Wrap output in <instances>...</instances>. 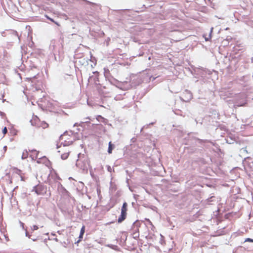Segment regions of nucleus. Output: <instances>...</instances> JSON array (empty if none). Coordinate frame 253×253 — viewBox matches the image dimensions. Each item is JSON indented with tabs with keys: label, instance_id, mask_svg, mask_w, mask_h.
<instances>
[{
	"label": "nucleus",
	"instance_id": "nucleus-1",
	"mask_svg": "<svg viewBox=\"0 0 253 253\" xmlns=\"http://www.w3.org/2000/svg\"><path fill=\"white\" fill-rule=\"evenodd\" d=\"M192 133L188 134V137L191 140L194 141V144L196 145L201 147V148H197L195 146H190L185 148L189 154H197L198 153H201L204 147L208 148L210 146L208 143L212 144V143L207 139H201L198 138L193 137L191 135Z\"/></svg>",
	"mask_w": 253,
	"mask_h": 253
},
{
	"label": "nucleus",
	"instance_id": "nucleus-2",
	"mask_svg": "<svg viewBox=\"0 0 253 253\" xmlns=\"http://www.w3.org/2000/svg\"><path fill=\"white\" fill-rule=\"evenodd\" d=\"M78 156V159L76 162L77 167L80 169L83 172L87 173L89 167V161L88 158L81 153H79Z\"/></svg>",
	"mask_w": 253,
	"mask_h": 253
},
{
	"label": "nucleus",
	"instance_id": "nucleus-3",
	"mask_svg": "<svg viewBox=\"0 0 253 253\" xmlns=\"http://www.w3.org/2000/svg\"><path fill=\"white\" fill-rule=\"evenodd\" d=\"M111 84L115 85L117 87L123 90H127L131 87L130 81L120 82L115 79L110 80Z\"/></svg>",
	"mask_w": 253,
	"mask_h": 253
},
{
	"label": "nucleus",
	"instance_id": "nucleus-4",
	"mask_svg": "<svg viewBox=\"0 0 253 253\" xmlns=\"http://www.w3.org/2000/svg\"><path fill=\"white\" fill-rule=\"evenodd\" d=\"M191 73L196 78H198L199 77H201L202 78H203L202 82L205 83L206 79L204 78L207 75V71H206V70L202 68H195L191 72ZM199 81H202V80H197L196 81V83H198Z\"/></svg>",
	"mask_w": 253,
	"mask_h": 253
},
{
	"label": "nucleus",
	"instance_id": "nucleus-5",
	"mask_svg": "<svg viewBox=\"0 0 253 253\" xmlns=\"http://www.w3.org/2000/svg\"><path fill=\"white\" fill-rule=\"evenodd\" d=\"M58 46H59L58 48L57 47V45L55 40L51 41L49 48L50 50L53 52L56 60H57L56 55L60 53L59 48H61L60 44H58Z\"/></svg>",
	"mask_w": 253,
	"mask_h": 253
},
{
	"label": "nucleus",
	"instance_id": "nucleus-6",
	"mask_svg": "<svg viewBox=\"0 0 253 253\" xmlns=\"http://www.w3.org/2000/svg\"><path fill=\"white\" fill-rule=\"evenodd\" d=\"M127 207V204L125 202L122 207L121 215L118 219V223H122L126 218Z\"/></svg>",
	"mask_w": 253,
	"mask_h": 253
},
{
	"label": "nucleus",
	"instance_id": "nucleus-7",
	"mask_svg": "<svg viewBox=\"0 0 253 253\" xmlns=\"http://www.w3.org/2000/svg\"><path fill=\"white\" fill-rule=\"evenodd\" d=\"M33 188L36 193L39 195H44L47 191L46 186L42 184L36 185Z\"/></svg>",
	"mask_w": 253,
	"mask_h": 253
},
{
	"label": "nucleus",
	"instance_id": "nucleus-8",
	"mask_svg": "<svg viewBox=\"0 0 253 253\" xmlns=\"http://www.w3.org/2000/svg\"><path fill=\"white\" fill-rule=\"evenodd\" d=\"M130 83L131 87H135L142 83V81L139 76L132 75L130 77Z\"/></svg>",
	"mask_w": 253,
	"mask_h": 253
},
{
	"label": "nucleus",
	"instance_id": "nucleus-9",
	"mask_svg": "<svg viewBox=\"0 0 253 253\" xmlns=\"http://www.w3.org/2000/svg\"><path fill=\"white\" fill-rule=\"evenodd\" d=\"M192 97L193 96L192 93L190 91L186 89L184 92H183L182 96L180 97V98L184 102H188L192 99Z\"/></svg>",
	"mask_w": 253,
	"mask_h": 253
},
{
	"label": "nucleus",
	"instance_id": "nucleus-10",
	"mask_svg": "<svg viewBox=\"0 0 253 253\" xmlns=\"http://www.w3.org/2000/svg\"><path fill=\"white\" fill-rule=\"evenodd\" d=\"M27 211L29 215H31L33 211L35 209V206L33 200L31 198H28L27 202Z\"/></svg>",
	"mask_w": 253,
	"mask_h": 253
},
{
	"label": "nucleus",
	"instance_id": "nucleus-11",
	"mask_svg": "<svg viewBox=\"0 0 253 253\" xmlns=\"http://www.w3.org/2000/svg\"><path fill=\"white\" fill-rule=\"evenodd\" d=\"M57 189L60 193L64 196H68V191L62 186L61 183L58 182L57 184Z\"/></svg>",
	"mask_w": 253,
	"mask_h": 253
},
{
	"label": "nucleus",
	"instance_id": "nucleus-12",
	"mask_svg": "<svg viewBox=\"0 0 253 253\" xmlns=\"http://www.w3.org/2000/svg\"><path fill=\"white\" fill-rule=\"evenodd\" d=\"M117 189L116 184L112 181L110 182V191L112 193L115 192Z\"/></svg>",
	"mask_w": 253,
	"mask_h": 253
},
{
	"label": "nucleus",
	"instance_id": "nucleus-13",
	"mask_svg": "<svg viewBox=\"0 0 253 253\" xmlns=\"http://www.w3.org/2000/svg\"><path fill=\"white\" fill-rule=\"evenodd\" d=\"M114 148V145L111 143V142H110L109 143V146L108 148V153L109 154H111L112 152V150Z\"/></svg>",
	"mask_w": 253,
	"mask_h": 253
},
{
	"label": "nucleus",
	"instance_id": "nucleus-14",
	"mask_svg": "<svg viewBox=\"0 0 253 253\" xmlns=\"http://www.w3.org/2000/svg\"><path fill=\"white\" fill-rule=\"evenodd\" d=\"M84 232H85V226H83L80 230V235H79V238L83 239V235H84Z\"/></svg>",
	"mask_w": 253,
	"mask_h": 253
},
{
	"label": "nucleus",
	"instance_id": "nucleus-15",
	"mask_svg": "<svg viewBox=\"0 0 253 253\" xmlns=\"http://www.w3.org/2000/svg\"><path fill=\"white\" fill-rule=\"evenodd\" d=\"M73 143V141H66L64 140V142H61V144L63 145L64 146H69L72 144Z\"/></svg>",
	"mask_w": 253,
	"mask_h": 253
},
{
	"label": "nucleus",
	"instance_id": "nucleus-16",
	"mask_svg": "<svg viewBox=\"0 0 253 253\" xmlns=\"http://www.w3.org/2000/svg\"><path fill=\"white\" fill-rule=\"evenodd\" d=\"M212 30H213V28H211V31H210V33L208 36V37H206L205 35L204 36V37H205V41H210V40L211 39V33L212 32Z\"/></svg>",
	"mask_w": 253,
	"mask_h": 253
},
{
	"label": "nucleus",
	"instance_id": "nucleus-17",
	"mask_svg": "<svg viewBox=\"0 0 253 253\" xmlns=\"http://www.w3.org/2000/svg\"><path fill=\"white\" fill-rule=\"evenodd\" d=\"M38 75V74H37L36 76H34L32 77L28 78L27 79L29 80H31L32 83H33V84H36V79L37 78V76ZM33 85H34V84H33Z\"/></svg>",
	"mask_w": 253,
	"mask_h": 253
},
{
	"label": "nucleus",
	"instance_id": "nucleus-18",
	"mask_svg": "<svg viewBox=\"0 0 253 253\" xmlns=\"http://www.w3.org/2000/svg\"><path fill=\"white\" fill-rule=\"evenodd\" d=\"M28 156V151L25 150L23 152V154H22V157H21V158L22 159H26Z\"/></svg>",
	"mask_w": 253,
	"mask_h": 253
},
{
	"label": "nucleus",
	"instance_id": "nucleus-19",
	"mask_svg": "<svg viewBox=\"0 0 253 253\" xmlns=\"http://www.w3.org/2000/svg\"><path fill=\"white\" fill-rule=\"evenodd\" d=\"M69 153H65L61 155V158L62 160H66L68 158L69 156Z\"/></svg>",
	"mask_w": 253,
	"mask_h": 253
},
{
	"label": "nucleus",
	"instance_id": "nucleus-20",
	"mask_svg": "<svg viewBox=\"0 0 253 253\" xmlns=\"http://www.w3.org/2000/svg\"><path fill=\"white\" fill-rule=\"evenodd\" d=\"M11 34H12L13 36L15 37L16 38H18V40H19V41H20V37H19V35H18V33H17L16 31H12L11 32Z\"/></svg>",
	"mask_w": 253,
	"mask_h": 253
},
{
	"label": "nucleus",
	"instance_id": "nucleus-21",
	"mask_svg": "<svg viewBox=\"0 0 253 253\" xmlns=\"http://www.w3.org/2000/svg\"><path fill=\"white\" fill-rule=\"evenodd\" d=\"M29 151L31 152L32 153H35V158L36 159L38 158V155H39V151H36L35 149H33V150H29Z\"/></svg>",
	"mask_w": 253,
	"mask_h": 253
},
{
	"label": "nucleus",
	"instance_id": "nucleus-22",
	"mask_svg": "<svg viewBox=\"0 0 253 253\" xmlns=\"http://www.w3.org/2000/svg\"><path fill=\"white\" fill-rule=\"evenodd\" d=\"M116 100H121L123 99V97L122 94H118L115 97Z\"/></svg>",
	"mask_w": 253,
	"mask_h": 253
},
{
	"label": "nucleus",
	"instance_id": "nucleus-23",
	"mask_svg": "<svg viewBox=\"0 0 253 253\" xmlns=\"http://www.w3.org/2000/svg\"><path fill=\"white\" fill-rule=\"evenodd\" d=\"M153 124H154V123H150V124H148V125H145V126H143L141 128L140 131H141V132H142V131L144 129H145V128H148L150 125H153Z\"/></svg>",
	"mask_w": 253,
	"mask_h": 253
},
{
	"label": "nucleus",
	"instance_id": "nucleus-24",
	"mask_svg": "<svg viewBox=\"0 0 253 253\" xmlns=\"http://www.w3.org/2000/svg\"><path fill=\"white\" fill-rule=\"evenodd\" d=\"M88 121H86L85 122H81V124L79 125V126H83V125H84V123H88ZM79 125L78 123H75L74 125V127H75V126H78Z\"/></svg>",
	"mask_w": 253,
	"mask_h": 253
},
{
	"label": "nucleus",
	"instance_id": "nucleus-25",
	"mask_svg": "<svg viewBox=\"0 0 253 253\" xmlns=\"http://www.w3.org/2000/svg\"><path fill=\"white\" fill-rule=\"evenodd\" d=\"M76 129L77 131H75V130H71L70 132L71 133V134L74 133L78 134V132L80 131V128H77Z\"/></svg>",
	"mask_w": 253,
	"mask_h": 253
},
{
	"label": "nucleus",
	"instance_id": "nucleus-26",
	"mask_svg": "<svg viewBox=\"0 0 253 253\" xmlns=\"http://www.w3.org/2000/svg\"><path fill=\"white\" fill-rule=\"evenodd\" d=\"M39 229V227L37 225H33L32 227H31V229L32 231H35V230H37Z\"/></svg>",
	"mask_w": 253,
	"mask_h": 253
},
{
	"label": "nucleus",
	"instance_id": "nucleus-27",
	"mask_svg": "<svg viewBox=\"0 0 253 253\" xmlns=\"http://www.w3.org/2000/svg\"><path fill=\"white\" fill-rule=\"evenodd\" d=\"M2 133L4 135H5L7 132V128L6 127H4L3 129H2Z\"/></svg>",
	"mask_w": 253,
	"mask_h": 253
},
{
	"label": "nucleus",
	"instance_id": "nucleus-28",
	"mask_svg": "<svg viewBox=\"0 0 253 253\" xmlns=\"http://www.w3.org/2000/svg\"><path fill=\"white\" fill-rule=\"evenodd\" d=\"M245 242H249L253 243V239L250 238H248L245 239Z\"/></svg>",
	"mask_w": 253,
	"mask_h": 253
},
{
	"label": "nucleus",
	"instance_id": "nucleus-29",
	"mask_svg": "<svg viewBox=\"0 0 253 253\" xmlns=\"http://www.w3.org/2000/svg\"><path fill=\"white\" fill-rule=\"evenodd\" d=\"M84 1H85L87 4H89L92 5H95L96 4L94 3L91 2L90 1H89L87 0H83Z\"/></svg>",
	"mask_w": 253,
	"mask_h": 253
},
{
	"label": "nucleus",
	"instance_id": "nucleus-30",
	"mask_svg": "<svg viewBox=\"0 0 253 253\" xmlns=\"http://www.w3.org/2000/svg\"><path fill=\"white\" fill-rule=\"evenodd\" d=\"M25 236L27 237H28L29 238H30L31 237V235H30V234L28 232L27 229H25Z\"/></svg>",
	"mask_w": 253,
	"mask_h": 253
},
{
	"label": "nucleus",
	"instance_id": "nucleus-31",
	"mask_svg": "<svg viewBox=\"0 0 253 253\" xmlns=\"http://www.w3.org/2000/svg\"><path fill=\"white\" fill-rule=\"evenodd\" d=\"M46 17H47V19H49V20H50L51 21H52V22H53L55 23L56 25H58V26L59 25L58 24V23H57V22H55L53 19H52V18H49V17L48 16H46Z\"/></svg>",
	"mask_w": 253,
	"mask_h": 253
},
{
	"label": "nucleus",
	"instance_id": "nucleus-32",
	"mask_svg": "<svg viewBox=\"0 0 253 253\" xmlns=\"http://www.w3.org/2000/svg\"><path fill=\"white\" fill-rule=\"evenodd\" d=\"M66 133H67V132L66 131L64 133L63 135H61L60 137V140H62L63 139V137L66 135Z\"/></svg>",
	"mask_w": 253,
	"mask_h": 253
},
{
	"label": "nucleus",
	"instance_id": "nucleus-33",
	"mask_svg": "<svg viewBox=\"0 0 253 253\" xmlns=\"http://www.w3.org/2000/svg\"><path fill=\"white\" fill-rule=\"evenodd\" d=\"M19 223L20 224V225H21V227L22 228V229L23 230H25V229H26V228H25V227H24V223H23L22 222H21V221H19Z\"/></svg>",
	"mask_w": 253,
	"mask_h": 253
},
{
	"label": "nucleus",
	"instance_id": "nucleus-34",
	"mask_svg": "<svg viewBox=\"0 0 253 253\" xmlns=\"http://www.w3.org/2000/svg\"><path fill=\"white\" fill-rule=\"evenodd\" d=\"M181 111L180 110H176V111H175L174 113H175V114H176V115H181V113H181Z\"/></svg>",
	"mask_w": 253,
	"mask_h": 253
},
{
	"label": "nucleus",
	"instance_id": "nucleus-35",
	"mask_svg": "<svg viewBox=\"0 0 253 253\" xmlns=\"http://www.w3.org/2000/svg\"><path fill=\"white\" fill-rule=\"evenodd\" d=\"M35 121H36V120H31L30 121V122H31V125H32V126H36V123H35Z\"/></svg>",
	"mask_w": 253,
	"mask_h": 253
},
{
	"label": "nucleus",
	"instance_id": "nucleus-36",
	"mask_svg": "<svg viewBox=\"0 0 253 253\" xmlns=\"http://www.w3.org/2000/svg\"><path fill=\"white\" fill-rule=\"evenodd\" d=\"M133 224H134L135 226H137V227H138V226H139V225H140V223H139V221H136L135 222H134L133 223Z\"/></svg>",
	"mask_w": 253,
	"mask_h": 253
},
{
	"label": "nucleus",
	"instance_id": "nucleus-37",
	"mask_svg": "<svg viewBox=\"0 0 253 253\" xmlns=\"http://www.w3.org/2000/svg\"><path fill=\"white\" fill-rule=\"evenodd\" d=\"M156 79V78L152 76H151L149 78L150 81H154Z\"/></svg>",
	"mask_w": 253,
	"mask_h": 253
},
{
	"label": "nucleus",
	"instance_id": "nucleus-38",
	"mask_svg": "<svg viewBox=\"0 0 253 253\" xmlns=\"http://www.w3.org/2000/svg\"><path fill=\"white\" fill-rule=\"evenodd\" d=\"M107 170L108 171L111 172L112 171V169L110 166H107Z\"/></svg>",
	"mask_w": 253,
	"mask_h": 253
},
{
	"label": "nucleus",
	"instance_id": "nucleus-39",
	"mask_svg": "<svg viewBox=\"0 0 253 253\" xmlns=\"http://www.w3.org/2000/svg\"><path fill=\"white\" fill-rule=\"evenodd\" d=\"M232 140L231 139V140H228V139H227L226 140V142L229 143V144H232V143H233V142H232Z\"/></svg>",
	"mask_w": 253,
	"mask_h": 253
},
{
	"label": "nucleus",
	"instance_id": "nucleus-40",
	"mask_svg": "<svg viewBox=\"0 0 253 253\" xmlns=\"http://www.w3.org/2000/svg\"><path fill=\"white\" fill-rule=\"evenodd\" d=\"M4 237H5V239H6V241H8L9 240V239H8V236H6V235H4Z\"/></svg>",
	"mask_w": 253,
	"mask_h": 253
},
{
	"label": "nucleus",
	"instance_id": "nucleus-41",
	"mask_svg": "<svg viewBox=\"0 0 253 253\" xmlns=\"http://www.w3.org/2000/svg\"><path fill=\"white\" fill-rule=\"evenodd\" d=\"M82 239L79 238V240L77 242H75V244H78L81 241Z\"/></svg>",
	"mask_w": 253,
	"mask_h": 253
},
{
	"label": "nucleus",
	"instance_id": "nucleus-42",
	"mask_svg": "<svg viewBox=\"0 0 253 253\" xmlns=\"http://www.w3.org/2000/svg\"><path fill=\"white\" fill-rule=\"evenodd\" d=\"M20 177H21V180L22 181H24V180H25V179H24V177L23 176H22L20 175Z\"/></svg>",
	"mask_w": 253,
	"mask_h": 253
},
{
	"label": "nucleus",
	"instance_id": "nucleus-43",
	"mask_svg": "<svg viewBox=\"0 0 253 253\" xmlns=\"http://www.w3.org/2000/svg\"><path fill=\"white\" fill-rule=\"evenodd\" d=\"M98 118H100L102 120H104V118H103L102 117H101V116H98Z\"/></svg>",
	"mask_w": 253,
	"mask_h": 253
},
{
	"label": "nucleus",
	"instance_id": "nucleus-44",
	"mask_svg": "<svg viewBox=\"0 0 253 253\" xmlns=\"http://www.w3.org/2000/svg\"><path fill=\"white\" fill-rule=\"evenodd\" d=\"M32 240L33 241H36L37 240V238H32Z\"/></svg>",
	"mask_w": 253,
	"mask_h": 253
},
{
	"label": "nucleus",
	"instance_id": "nucleus-45",
	"mask_svg": "<svg viewBox=\"0 0 253 253\" xmlns=\"http://www.w3.org/2000/svg\"><path fill=\"white\" fill-rule=\"evenodd\" d=\"M34 155H35V154H34L32 155V156H33V157H32V159H33V160H34V159H36V158H35V156H34Z\"/></svg>",
	"mask_w": 253,
	"mask_h": 253
},
{
	"label": "nucleus",
	"instance_id": "nucleus-46",
	"mask_svg": "<svg viewBox=\"0 0 253 253\" xmlns=\"http://www.w3.org/2000/svg\"><path fill=\"white\" fill-rule=\"evenodd\" d=\"M146 220H147L149 223H150L152 224L151 221H150V220L149 219H146Z\"/></svg>",
	"mask_w": 253,
	"mask_h": 253
},
{
	"label": "nucleus",
	"instance_id": "nucleus-47",
	"mask_svg": "<svg viewBox=\"0 0 253 253\" xmlns=\"http://www.w3.org/2000/svg\"><path fill=\"white\" fill-rule=\"evenodd\" d=\"M110 40V39L109 38L108 39V41H107V45H108V41H109Z\"/></svg>",
	"mask_w": 253,
	"mask_h": 253
},
{
	"label": "nucleus",
	"instance_id": "nucleus-48",
	"mask_svg": "<svg viewBox=\"0 0 253 253\" xmlns=\"http://www.w3.org/2000/svg\"><path fill=\"white\" fill-rule=\"evenodd\" d=\"M251 60H252V62H253V57L252 58Z\"/></svg>",
	"mask_w": 253,
	"mask_h": 253
},
{
	"label": "nucleus",
	"instance_id": "nucleus-49",
	"mask_svg": "<svg viewBox=\"0 0 253 253\" xmlns=\"http://www.w3.org/2000/svg\"><path fill=\"white\" fill-rule=\"evenodd\" d=\"M228 29H229V28H226L225 29V30H228Z\"/></svg>",
	"mask_w": 253,
	"mask_h": 253
},
{
	"label": "nucleus",
	"instance_id": "nucleus-50",
	"mask_svg": "<svg viewBox=\"0 0 253 253\" xmlns=\"http://www.w3.org/2000/svg\"><path fill=\"white\" fill-rule=\"evenodd\" d=\"M0 113H1V115H2V114H3V112H1Z\"/></svg>",
	"mask_w": 253,
	"mask_h": 253
},
{
	"label": "nucleus",
	"instance_id": "nucleus-51",
	"mask_svg": "<svg viewBox=\"0 0 253 253\" xmlns=\"http://www.w3.org/2000/svg\"><path fill=\"white\" fill-rule=\"evenodd\" d=\"M4 149H6V146H4Z\"/></svg>",
	"mask_w": 253,
	"mask_h": 253
},
{
	"label": "nucleus",
	"instance_id": "nucleus-52",
	"mask_svg": "<svg viewBox=\"0 0 253 253\" xmlns=\"http://www.w3.org/2000/svg\"><path fill=\"white\" fill-rule=\"evenodd\" d=\"M5 100L3 99L2 102H4V101H5Z\"/></svg>",
	"mask_w": 253,
	"mask_h": 253
},
{
	"label": "nucleus",
	"instance_id": "nucleus-53",
	"mask_svg": "<svg viewBox=\"0 0 253 253\" xmlns=\"http://www.w3.org/2000/svg\"><path fill=\"white\" fill-rule=\"evenodd\" d=\"M244 151H245L247 153L248 152L247 150H245Z\"/></svg>",
	"mask_w": 253,
	"mask_h": 253
}]
</instances>
